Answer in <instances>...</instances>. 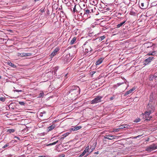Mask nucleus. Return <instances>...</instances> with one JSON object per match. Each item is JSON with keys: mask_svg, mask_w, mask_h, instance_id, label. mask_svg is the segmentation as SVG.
<instances>
[{"mask_svg": "<svg viewBox=\"0 0 157 157\" xmlns=\"http://www.w3.org/2000/svg\"><path fill=\"white\" fill-rule=\"evenodd\" d=\"M56 53H55L54 52H53L50 55V56L52 58L53 57H54L56 55Z\"/></svg>", "mask_w": 157, "mask_h": 157, "instance_id": "28", "label": "nucleus"}, {"mask_svg": "<svg viewBox=\"0 0 157 157\" xmlns=\"http://www.w3.org/2000/svg\"><path fill=\"white\" fill-rule=\"evenodd\" d=\"M154 76H155V77H154V78H157V76H155V75H154Z\"/></svg>", "mask_w": 157, "mask_h": 157, "instance_id": "53", "label": "nucleus"}, {"mask_svg": "<svg viewBox=\"0 0 157 157\" xmlns=\"http://www.w3.org/2000/svg\"><path fill=\"white\" fill-rule=\"evenodd\" d=\"M136 10L133 7H132L129 14L132 15L136 16Z\"/></svg>", "mask_w": 157, "mask_h": 157, "instance_id": "10", "label": "nucleus"}, {"mask_svg": "<svg viewBox=\"0 0 157 157\" xmlns=\"http://www.w3.org/2000/svg\"><path fill=\"white\" fill-rule=\"evenodd\" d=\"M88 7L90 13L91 12L93 13L95 12L96 8L94 6H93L92 7H91L89 6Z\"/></svg>", "mask_w": 157, "mask_h": 157, "instance_id": "11", "label": "nucleus"}, {"mask_svg": "<svg viewBox=\"0 0 157 157\" xmlns=\"http://www.w3.org/2000/svg\"><path fill=\"white\" fill-rule=\"evenodd\" d=\"M70 132H66V133L64 134L63 135V136L64 137H66V136H67L68 135L70 134Z\"/></svg>", "mask_w": 157, "mask_h": 157, "instance_id": "27", "label": "nucleus"}, {"mask_svg": "<svg viewBox=\"0 0 157 157\" xmlns=\"http://www.w3.org/2000/svg\"><path fill=\"white\" fill-rule=\"evenodd\" d=\"M90 40H88L87 41H86L83 45V47L84 48H86L84 50H83L84 53L87 54L89 52V54L92 53V49L91 48L90 46H87V47L85 46L86 45L87 43H88V42H90Z\"/></svg>", "mask_w": 157, "mask_h": 157, "instance_id": "4", "label": "nucleus"}, {"mask_svg": "<svg viewBox=\"0 0 157 157\" xmlns=\"http://www.w3.org/2000/svg\"><path fill=\"white\" fill-rule=\"evenodd\" d=\"M53 145V144H52V143L49 144L48 145V146H51V145Z\"/></svg>", "mask_w": 157, "mask_h": 157, "instance_id": "50", "label": "nucleus"}, {"mask_svg": "<svg viewBox=\"0 0 157 157\" xmlns=\"http://www.w3.org/2000/svg\"><path fill=\"white\" fill-rule=\"evenodd\" d=\"M9 144L8 143H7L6 145H4L2 147V148H5L6 147H8L9 146Z\"/></svg>", "mask_w": 157, "mask_h": 157, "instance_id": "32", "label": "nucleus"}, {"mask_svg": "<svg viewBox=\"0 0 157 157\" xmlns=\"http://www.w3.org/2000/svg\"><path fill=\"white\" fill-rule=\"evenodd\" d=\"M58 142V141L57 140L56 142L53 143L52 144H53V145H55V144H57Z\"/></svg>", "mask_w": 157, "mask_h": 157, "instance_id": "46", "label": "nucleus"}, {"mask_svg": "<svg viewBox=\"0 0 157 157\" xmlns=\"http://www.w3.org/2000/svg\"><path fill=\"white\" fill-rule=\"evenodd\" d=\"M156 149H157V145L155 144H153L147 147L146 150L147 151H151Z\"/></svg>", "mask_w": 157, "mask_h": 157, "instance_id": "6", "label": "nucleus"}, {"mask_svg": "<svg viewBox=\"0 0 157 157\" xmlns=\"http://www.w3.org/2000/svg\"><path fill=\"white\" fill-rule=\"evenodd\" d=\"M66 94L69 95L71 98L73 99L77 97L80 92V89L77 86H72L66 89Z\"/></svg>", "mask_w": 157, "mask_h": 157, "instance_id": "2", "label": "nucleus"}, {"mask_svg": "<svg viewBox=\"0 0 157 157\" xmlns=\"http://www.w3.org/2000/svg\"><path fill=\"white\" fill-rule=\"evenodd\" d=\"M120 129H119V128H117L115 129L114 131L115 132H118L119 131V130Z\"/></svg>", "mask_w": 157, "mask_h": 157, "instance_id": "45", "label": "nucleus"}, {"mask_svg": "<svg viewBox=\"0 0 157 157\" xmlns=\"http://www.w3.org/2000/svg\"><path fill=\"white\" fill-rule=\"evenodd\" d=\"M43 157H46L45 156H43Z\"/></svg>", "mask_w": 157, "mask_h": 157, "instance_id": "58", "label": "nucleus"}, {"mask_svg": "<svg viewBox=\"0 0 157 157\" xmlns=\"http://www.w3.org/2000/svg\"><path fill=\"white\" fill-rule=\"evenodd\" d=\"M68 75V74H66L65 75V77H66V78H67V75Z\"/></svg>", "mask_w": 157, "mask_h": 157, "instance_id": "51", "label": "nucleus"}, {"mask_svg": "<svg viewBox=\"0 0 157 157\" xmlns=\"http://www.w3.org/2000/svg\"><path fill=\"white\" fill-rule=\"evenodd\" d=\"M123 83H118L117 84V85H118L117 86H119L120 85H121L123 84Z\"/></svg>", "mask_w": 157, "mask_h": 157, "instance_id": "47", "label": "nucleus"}, {"mask_svg": "<svg viewBox=\"0 0 157 157\" xmlns=\"http://www.w3.org/2000/svg\"><path fill=\"white\" fill-rule=\"evenodd\" d=\"M124 128V127L123 125H121L119 126V129H123Z\"/></svg>", "mask_w": 157, "mask_h": 157, "instance_id": "39", "label": "nucleus"}, {"mask_svg": "<svg viewBox=\"0 0 157 157\" xmlns=\"http://www.w3.org/2000/svg\"><path fill=\"white\" fill-rule=\"evenodd\" d=\"M55 127V124H53L51 126H49L48 128V129L49 131H50L54 129Z\"/></svg>", "mask_w": 157, "mask_h": 157, "instance_id": "19", "label": "nucleus"}, {"mask_svg": "<svg viewBox=\"0 0 157 157\" xmlns=\"http://www.w3.org/2000/svg\"><path fill=\"white\" fill-rule=\"evenodd\" d=\"M117 136H116L109 135H105L104 136V139H107L109 140H112L116 138Z\"/></svg>", "mask_w": 157, "mask_h": 157, "instance_id": "8", "label": "nucleus"}, {"mask_svg": "<svg viewBox=\"0 0 157 157\" xmlns=\"http://www.w3.org/2000/svg\"><path fill=\"white\" fill-rule=\"evenodd\" d=\"M22 90H14V92H22Z\"/></svg>", "mask_w": 157, "mask_h": 157, "instance_id": "42", "label": "nucleus"}, {"mask_svg": "<svg viewBox=\"0 0 157 157\" xmlns=\"http://www.w3.org/2000/svg\"><path fill=\"white\" fill-rule=\"evenodd\" d=\"M82 127L81 126H78L74 127V130L75 131H77L81 128Z\"/></svg>", "mask_w": 157, "mask_h": 157, "instance_id": "24", "label": "nucleus"}, {"mask_svg": "<svg viewBox=\"0 0 157 157\" xmlns=\"http://www.w3.org/2000/svg\"><path fill=\"white\" fill-rule=\"evenodd\" d=\"M124 2V3H125L126 4H127V3H125V2Z\"/></svg>", "mask_w": 157, "mask_h": 157, "instance_id": "56", "label": "nucleus"}, {"mask_svg": "<svg viewBox=\"0 0 157 157\" xmlns=\"http://www.w3.org/2000/svg\"><path fill=\"white\" fill-rule=\"evenodd\" d=\"M78 30V29H76V30H75L74 32H73V34L74 35H76L77 34V31Z\"/></svg>", "mask_w": 157, "mask_h": 157, "instance_id": "41", "label": "nucleus"}, {"mask_svg": "<svg viewBox=\"0 0 157 157\" xmlns=\"http://www.w3.org/2000/svg\"><path fill=\"white\" fill-rule=\"evenodd\" d=\"M98 0H95V1H94V5H96L98 3Z\"/></svg>", "mask_w": 157, "mask_h": 157, "instance_id": "35", "label": "nucleus"}, {"mask_svg": "<svg viewBox=\"0 0 157 157\" xmlns=\"http://www.w3.org/2000/svg\"><path fill=\"white\" fill-rule=\"evenodd\" d=\"M156 6H157V4H156Z\"/></svg>", "mask_w": 157, "mask_h": 157, "instance_id": "59", "label": "nucleus"}, {"mask_svg": "<svg viewBox=\"0 0 157 157\" xmlns=\"http://www.w3.org/2000/svg\"><path fill=\"white\" fill-rule=\"evenodd\" d=\"M102 98V97L101 96H98L95 98L91 101V104H95L101 101V99Z\"/></svg>", "mask_w": 157, "mask_h": 157, "instance_id": "7", "label": "nucleus"}, {"mask_svg": "<svg viewBox=\"0 0 157 157\" xmlns=\"http://www.w3.org/2000/svg\"><path fill=\"white\" fill-rule=\"evenodd\" d=\"M23 55H24V53H17V55L18 56H21V57H24V56H23Z\"/></svg>", "mask_w": 157, "mask_h": 157, "instance_id": "29", "label": "nucleus"}, {"mask_svg": "<svg viewBox=\"0 0 157 157\" xmlns=\"http://www.w3.org/2000/svg\"><path fill=\"white\" fill-rule=\"evenodd\" d=\"M80 14L81 16H82V15H83V13L82 12L80 13Z\"/></svg>", "mask_w": 157, "mask_h": 157, "instance_id": "52", "label": "nucleus"}, {"mask_svg": "<svg viewBox=\"0 0 157 157\" xmlns=\"http://www.w3.org/2000/svg\"><path fill=\"white\" fill-rule=\"evenodd\" d=\"M6 131V132L8 134H10L11 133H13L15 132V129H7Z\"/></svg>", "mask_w": 157, "mask_h": 157, "instance_id": "17", "label": "nucleus"}, {"mask_svg": "<svg viewBox=\"0 0 157 157\" xmlns=\"http://www.w3.org/2000/svg\"><path fill=\"white\" fill-rule=\"evenodd\" d=\"M61 12L62 13H63V11H61Z\"/></svg>", "mask_w": 157, "mask_h": 157, "instance_id": "57", "label": "nucleus"}, {"mask_svg": "<svg viewBox=\"0 0 157 157\" xmlns=\"http://www.w3.org/2000/svg\"><path fill=\"white\" fill-rule=\"evenodd\" d=\"M155 76H154V75H151L150 76V77L149 78V80L150 81L153 80V79L154 78V77Z\"/></svg>", "mask_w": 157, "mask_h": 157, "instance_id": "31", "label": "nucleus"}, {"mask_svg": "<svg viewBox=\"0 0 157 157\" xmlns=\"http://www.w3.org/2000/svg\"><path fill=\"white\" fill-rule=\"evenodd\" d=\"M155 109L154 103L152 101H150L147 106L146 111L144 115V118L145 120L150 121L152 118L151 114L153 113Z\"/></svg>", "mask_w": 157, "mask_h": 157, "instance_id": "1", "label": "nucleus"}, {"mask_svg": "<svg viewBox=\"0 0 157 157\" xmlns=\"http://www.w3.org/2000/svg\"><path fill=\"white\" fill-rule=\"evenodd\" d=\"M65 156V155L64 154L62 155H59V157H64Z\"/></svg>", "mask_w": 157, "mask_h": 157, "instance_id": "48", "label": "nucleus"}, {"mask_svg": "<svg viewBox=\"0 0 157 157\" xmlns=\"http://www.w3.org/2000/svg\"><path fill=\"white\" fill-rule=\"evenodd\" d=\"M77 6H79L80 7V6L78 5H75V6H74V8H73V12H78V11L77 10H76V7Z\"/></svg>", "mask_w": 157, "mask_h": 157, "instance_id": "23", "label": "nucleus"}, {"mask_svg": "<svg viewBox=\"0 0 157 157\" xmlns=\"http://www.w3.org/2000/svg\"><path fill=\"white\" fill-rule=\"evenodd\" d=\"M31 55V54L30 53H24V55L23 56H24V57L25 56H29Z\"/></svg>", "mask_w": 157, "mask_h": 157, "instance_id": "26", "label": "nucleus"}, {"mask_svg": "<svg viewBox=\"0 0 157 157\" xmlns=\"http://www.w3.org/2000/svg\"><path fill=\"white\" fill-rule=\"evenodd\" d=\"M142 136V135H139L138 136H137L132 137L131 138H139V137H140Z\"/></svg>", "mask_w": 157, "mask_h": 157, "instance_id": "37", "label": "nucleus"}, {"mask_svg": "<svg viewBox=\"0 0 157 157\" xmlns=\"http://www.w3.org/2000/svg\"><path fill=\"white\" fill-rule=\"evenodd\" d=\"M92 3V5H94V1H95V0H90Z\"/></svg>", "mask_w": 157, "mask_h": 157, "instance_id": "49", "label": "nucleus"}, {"mask_svg": "<svg viewBox=\"0 0 157 157\" xmlns=\"http://www.w3.org/2000/svg\"><path fill=\"white\" fill-rule=\"evenodd\" d=\"M89 145H87L83 152L78 156H77V157H82L84 155L86 154V155L84 156V157H86L89 155V153H90L89 151Z\"/></svg>", "mask_w": 157, "mask_h": 157, "instance_id": "5", "label": "nucleus"}, {"mask_svg": "<svg viewBox=\"0 0 157 157\" xmlns=\"http://www.w3.org/2000/svg\"><path fill=\"white\" fill-rule=\"evenodd\" d=\"M154 59V57L153 56L150 57L145 60V64H147L150 63Z\"/></svg>", "mask_w": 157, "mask_h": 157, "instance_id": "9", "label": "nucleus"}, {"mask_svg": "<svg viewBox=\"0 0 157 157\" xmlns=\"http://www.w3.org/2000/svg\"><path fill=\"white\" fill-rule=\"evenodd\" d=\"M126 21H123L121 23L118 24L116 25V28H119L121 27L122 26L124 25V24L126 22Z\"/></svg>", "mask_w": 157, "mask_h": 157, "instance_id": "16", "label": "nucleus"}, {"mask_svg": "<svg viewBox=\"0 0 157 157\" xmlns=\"http://www.w3.org/2000/svg\"><path fill=\"white\" fill-rule=\"evenodd\" d=\"M8 65L13 68H16V66L15 65H14V64L13 63H12L11 62L8 63Z\"/></svg>", "mask_w": 157, "mask_h": 157, "instance_id": "22", "label": "nucleus"}, {"mask_svg": "<svg viewBox=\"0 0 157 157\" xmlns=\"http://www.w3.org/2000/svg\"><path fill=\"white\" fill-rule=\"evenodd\" d=\"M76 40V38L75 37H74L73 38L72 40L70 42V44H73L75 43Z\"/></svg>", "mask_w": 157, "mask_h": 157, "instance_id": "20", "label": "nucleus"}, {"mask_svg": "<svg viewBox=\"0 0 157 157\" xmlns=\"http://www.w3.org/2000/svg\"><path fill=\"white\" fill-rule=\"evenodd\" d=\"M59 50V47H57L56 48L55 50L53 51V52H54L55 53H56V54H57V52Z\"/></svg>", "mask_w": 157, "mask_h": 157, "instance_id": "25", "label": "nucleus"}, {"mask_svg": "<svg viewBox=\"0 0 157 157\" xmlns=\"http://www.w3.org/2000/svg\"><path fill=\"white\" fill-rule=\"evenodd\" d=\"M105 36H103L99 37H98L97 39L99 41H101L105 38Z\"/></svg>", "mask_w": 157, "mask_h": 157, "instance_id": "21", "label": "nucleus"}, {"mask_svg": "<svg viewBox=\"0 0 157 157\" xmlns=\"http://www.w3.org/2000/svg\"><path fill=\"white\" fill-rule=\"evenodd\" d=\"M104 59L103 58H101L99 59L96 62L95 64L96 65H98L101 63Z\"/></svg>", "mask_w": 157, "mask_h": 157, "instance_id": "13", "label": "nucleus"}, {"mask_svg": "<svg viewBox=\"0 0 157 157\" xmlns=\"http://www.w3.org/2000/svg\"><path fill=\"white\" fill-rule=\"evenodd\" d=\"M124 127V128H129V125H127L126 124H124L123 125Z\"/></svg>", "mask_w": 157, "mask_h": 157, "instance_id": "38", "label": "nucleus"}, {"mask_svg": "<svg viewBox=\"0 0 157 157\" xmlns=\"http://www.w3.org/2000/svg\"><path fill=\"white\" fill-rule=\"evenodd\" d=\"M14 138H16L17 139H18V140H20V138L19 137H18V136H15L14 137Z\"/></svg>", "mask_w": 157, "mask_h": 157, "instance_id": "44", "label": "nucleus"}, {"mask_svg": "<svg viewBox=\"0 0 157 157\" xmlns=\"http://www.w3.org/2000/svg\"><path fill=\"white\" fill-rule=\"evenodd\" d=\"M147 48L150 51L148 53V55L157 56V47L155 45H153L151 47H147Z\"/></svg>", "mask_w": 157, "mask_h": 157, "instance_id": "3", "label": "nucleus"}, {"mask_svg": "<svg viewBox=\"0 0 157 157\" xmlns=\"http://www.w3.org/2000/svg\"><path fill=\"white\" fill-rule=\"evenodd\" d=\"M115 98V97L114 96H112V97H111V98H110V100H113V99H114Z\"/></svg>", "mask_w": 157, "mask_h": 157, "instance_id": "43", "label": "nucleus"}, {"mask_svg": "<svg viewBox=\"0 0 157 157\" xmlns=\"http://www.w3.org/2000/svg\"><path fill=\"white\" fill-rule=\"evenodd\" d=\"M140 121V119H136L134 120V122H135L137 123V122H139Z\"/></svg>", "mask_w": 157, "mask_h": 157, "instance_id": "40", "label": "nucleus"}, {"mask_svg": "<svg viewBox=\"0 0 157 157\" xmlns=\"http://www.w3.org/2000/svg\"><path fill=\"white\" fill-rule=\"evenodd\" d=\"M140 5V8L142 9H146L147 8L146 5H144V2L141 3Z\"/></svg>", "mask_w": 157, "mask_h": 157, "instance_id": "18", "label": "nucleus"}, {"mask_svg": "<svg viewBox=\"0 0 157 157\" xmlns=\"http://www.w3.org/2000/svg\"><path fill=\"white\" fill-rule=\"evenodd\" d=\"M44 95V93L43 92L40 93L39 94V97H41Z\"/></svg>", "mask_w": 157, "mask_h": 157, "instance_id": "33", "label": "nucleus"}, {"mask_svg": "<svg viewBox=\"0 0 157 157\" xmlns=\"http://www.w3.org/2000/svg\"><path fill=\"white\" fill-rule=\"evenodd\" d=\"M6 99V98L4 97H1L0 98V101H1L2 102H4L5 101V100Z\"/></svg>", "mask_w": 157, "mask_h": 157, "instance_id": "30", "label": "nucleus"}, {"mask_svg": "<svg viewBox=\"0 0 157 157\" xmlns=\"http://www.w3.org/2000/svg\"><path fill=\"white\" fill-rule=\"evenodd\" d=\"M83 10L84 11V13H83V16L85 14L87 15L89 14L90 13L88 7L86 9H85Z\"/></svg>", "mask_w": 157, "mask_h": 157, "instance_id": "15", "label": "nucleus"}, {"mask_svg": "<svg viewBox=\"0 0 157 157\" xmlns=\"http://www.w3.org/2000/svg\"><path fill=\"white\" fill-rule=\"evenodd\" d=\"M69 132H70V133L72 131H75L74 130V127L70 128L69 129Z\"/></svg>", "mask_w": 157, "mask_h": 157, "instance_id": "36", "label": "nucleus"}, {"mask_svg": "<svg viewBox=\"0 0 157 157\" xmlns=\"http://www.w3.org/2000/svg\"><path fill=\"white\" fill-rule=\"evenodd\" d=\"M19 104L21 105H24L25 104V103L23 101H19Z\"/></svg>", "mask_w": 157, "mask_h": 157, "instance_id": "34", "label": "nucleus"}, {"mask_svg": "<svg viewBox=\"0 0 157 157\" xmlns=\"http://www.w3.org/2000/svg\"><path fill=\"white\" fill-rule=\"evenodd\" d=\"M11 104H10V105L9 106V107H10V106H11Z\"/></svg>", "mask_w": 157, "mask_h": 157, "instance_id": "55", "label": "nucleus"}, {"mask_svg": "<svg viewBox=\"0 0 157 157\" xmlns=\"http://www.w3.org/2000/svg\"><path fill=\"white\" fill-rule=\"evenodd\" d=\"M135 88H133L132 89L126 92L124 94V96H125L128 94L131 93L134 90H135Z\"/></svg>", "mask_w": 157, "mask_h": 157, "instance_id": "12", "label": "nucleus"}, {"mask_svg": "<svg viewBox=\"0 0 157 157\" xmlns=\"http://www.w3.org/2000/svg\"><path fill=\"white\" fill-rule=\"evenodd\" d=\"M96 147V144H94L92 146H91L90 148H89V150L90 151V153Z\"/></svg>", "mask_w": 157, "mask_h": 157, "instance_id": "14", "label": "nucleus"}, {"mask_svg": "<svg viewBox=\"0 0 157 157\" xmlns=\"http://www.w3.org/2000/svg\"><path fill=\"white\" fill-rule=\"evenodd\" d=\"M38 157H43V156H42V155H40V156H39Z\"/></svg>", "mask_w": 157, "mask_h": 157, "instance_id": "54", "label": "nucleus"}]
</instances>
